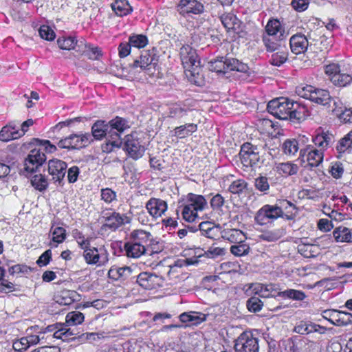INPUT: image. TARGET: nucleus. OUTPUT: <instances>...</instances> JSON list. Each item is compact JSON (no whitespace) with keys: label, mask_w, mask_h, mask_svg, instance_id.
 Instances as JSON below:
<instances>
[{"label":"nucleus","mask_w":352,"mask_h":352,"mask_svg":"<svg viewBox=\"0 0 352 352\" xmlns=\"http://www.w3.org/2000/svg\"><path fill=\"white\" fill-rule=\"evenodd\" d=\"M197 255L196 258H186L188 265H194L198 263V258L202 256H206L208 258H214L219 256L225 254V250L219 247L211 246L207 251H204L201 249H197L195 252Z\"/></svg>","instance_id":"aec40b11"},{"label":"nucleus","mask_w":352,"mask_h":352,"mask_svg":"<svg viewBox=\"0 0 352 352\" xmlns=\"http://www.w3.org/2000/svg\"><path fill=\"white\" fill-rule=\"evenodd\" d=\"M179 319L182 322L198 325L206 320V315L196 311L184 312L180 314Z\"/></svg>","instance_id":"c756f323"},{"label":"nucleus","mask_w":352,"mask_h":352,"mask_svg":"<svg viewBox=\"0 0 352 352\" xmlns=\"http://www.w3.org/2000/svg\"><path fill=\"white\" fill-rule=\"evenodd\" d=\"M107 124L109 127H111V129H116L121 133H122L124 130L129 127L127 122L120 117H116L114 119H112L107 122Z\"/></svg>","instance_id":"09e8293b"},{"label":"nucleus","mask_w":352,"mask_h":352,"mask_svg":"<svg viewBox=\"0 0 352 352\" xmlns=\"http://www.w3.org/2000/svg\"><path fill=\"white\" fill-rule=\"evenodd\" d=\"M131 273V270L129 267H119L113 266L109 270L108 275L109 277L112 279L118 280L120 278L129 276Z\"/></svg>","instance_id":"4c0bfd02"},{"label":"nucleus","mask_w":352,"mask_h":352,"mask_svg":"<svg viewBox=\"0 0 352 352\" xmlns=\"http://www.w3.org/2000/svg\"><path fill=\"white\" fill-rule=\"evenodd\" d=\"M111 8L116 15L120 16L126 15L132 10L131 6L126 0H116L111 4Z\"/></svg>","instance_id":"c9c22d12"},{"label":"nucleus","mask_w":352,"mask_h":352,"mask_svg":"<svg viewBox=\"0 0 352 352\" xmlns=\"http://www.w3.org/2000/svg\"><path fill=\"white\" fill-rule=\"evenodd\" d=\"M125 149L129 155L135 160L141 157L144 153V146L140 144L138 140L133 139V138L129 135L126 136Z\"/></svg>","instance_id":"412c9836"},{"label":"nucleus","mask_w":352,"mask_h":352,"mask_svg":"<svg viewBox=\"0 0 352 352\" xmlns=\"http://www.w3.org/2000/svg\"><path fill=\"white\" fill-rule=\"evenodd\" d=\"M330 173L334 178H340L344 173V167L342 164L340 162H335L332 164L330 169Z\"/></svg>","instance_id":"69168bd1"},{"label":"nucleus","mask_w":352,"mask_h":352,"mask_svg":"<svg viewBox=\"0 0 352 352\" xmlns=\"http://www.w3.org/2000/svg\"><path fill=\"white\" fill-rule=\"evenodd\" d=\"M226 72L229 71H237L240 72H246L248 70V66L235 58H226Z\"/></svg>","instance_id":"58836bf2"},{"label":"nucleus","mask_w":352,"mask_h":352,"mask_svg":"<svg viewBox=\"0 0 352 352\" xmlns=\"http://www.w3.org/2000/svg\"><path fill=\"white\" fill-rule=\"evenodd\" d=\"M292 52L296 54L304 53L309 45L307 38L303 34H294L289 39Z\"/></svg>","instance_id":"6ab92c4d"},{"label":"nucleus","mask_w":352,"mask_h":352,"mask_svg":"<svg viewBox=\"0 0 352 352\" xmlns=\"http://www.w3.org/2000/svg\"><path fill=\"white\" fill-rule=\"evenodd\" d=\"M107 122L103 120L96 121L91 127V137H94L96 140H101L102 138L106 137L107 130H108Z\"/></svg>","instance_id":"f704fd0d"},{"label":"nucleus","mask_w":352,"mask_h":352,"mask_svg":"<svg viewBox=\"0 0 352 352\" xmlns=\"http://www.w3.org/2000/svg\"><path fill=\"white\" fill-rule=\"evenodd\" d=\"M284 218L282 209L277 206L265 205L256 213L254 220H263L264 219Z\"/></svg>","instance_id":"dca6fc26"},{"label":"nucleus","mask_w":352,"mask_h":352,"mask_svg":"<svg viewBox=\"0 0 352 352\" xmlns=\"http://www.w3.org/2000/svg\"><path fill=\"white\" fill-rule=\"evenodd\" d=\"M19 123L16 121L10 122L0 131V140L8 142L23 136V131H19Z\"/></svg>","instance_id":"2eb2a0df"},{"label":"nucleus","mask_w":352,"mask_h":352,"mask_svg":"<svg viewBox=\"0 0 352 352\" xmlns=\"http://www.w3.org/2000/svg\"><path fill=\"white\" fill-rule=\"evenodd\" d=\"M247 187V183L243 179L234 181L229 187V190L233 194H239Z\"/></svg>","instance_id":"5fc2aeb1"},{"label":"nucleus","mask_w":352,"mask_h":352,"mask_svg":"<svg viewBox=\"0 0 352 352\" xmlns=\"http://www.w3.org/2000/svg\"><path fill=\"white\" fill-rule=\"evenodd\" d=\"M197 130V125L193 123H186L176 126L170 131V135L177 138L182 139L190 136Z\"/></svg>","instance_id":"b1692460"},{"label":"nucleus","mask_w":352,"mask_h":352,"mask_svg":"<svg viewBox=\"0 0 352 352\" xmlns=\"http://www.w3.org/2000/svg\"><path fill=\"white\" fill-rule=\"evenodd\" d=\"M66 236V231L61 227H56L52 231V241L57 243H62Z\"/></svg>","instance_id":"680f3d73"},{"label":"nucleus","mask_w":352,"mask_h":352,"mask_svg":"<svg viewBox=\"0 0 352 352\" xmlns=\"http://www.w3.org/2000/svg\"><path fill=\"white\" fill-rule=\"evenodd\" d=\"M333 236L338 242H349L352 235L347 228L340 227L333 231Z\"/></svg>","instance_id":"c03bdc74"},{"label":"nucleus","mask_w":352,"mask_h":352,"mask_svg":"<svg viewBox=\"0 0 352 352\" xmlns=\"http://www.w3.org/2000/svg\"><path fill=\"white\" fill-rule=\"evenodd\" d=\"M179 54L186 76L191 78V82L201 86L203 82V75L201 74L200 59L196 50L191 46L186 45L180 48Z\"/></svg>","instance_id":"f03ea898"},{"label":"nucleus","mask_w":352,"mask_h":352,"mask_svg":"<svg viewBox=\"0 0 352 352\" xmlns=\"http://www.w3.org/2000/svg\"><path fill=\"white\" fill-rule=\"evenodd\" d=\"M302 156H306L309 165L311 167L318 166L323 161L324 151L308 146L300 151Z\"/></svg>","instance_id":"ddd939ff"},{"label":"nucleus","mask_w":352,"mask_h":352,"mask_svg":"<svg viewBox=\"0 0 352 352\" xmlns=\"http://www.w3.org/2000/svg\"><path fill=\"white\" fill-rule=\"evenodd\" d=\"M91 141L92 138L89 133L74 134L60 140L58 142V146L61 148L78 149L87 146Z\"/></svg>","instance_id":"423d86ee"},{"label":"nucleus","mask_w":352,"mask_h":352,"mask_svg":"<svg viewBox=\"0 0 352 352\" xmlns=\"http://www.w3.org/2000/svg\"><path fill=\"white\" fill-rule=\"evenodd\" d=\"M269 113L280 120L301 122L306 118V108L287 98L280 97L270 100L267 106Z\"/></svg>","instance_id":"f257e3e1"},{"label":"nucleus","mask_w":352,"mask_h":352,"mask_svg":"<svg viewBox=\"0 0 352 352\" xmlns=\"http://www.w3.org/2000/svg\"><path fill=\"white\" fill-rule=\"evenodd\" d=\"M278 296L295 300H302L306 298V295L303 292L293 289H289L283 291L282 292H278Z\"/></svg>","instance_id":"79ce46f5"},{"label":"nucleus","mask_w":352,"mask_h":352,"mask_svg":"<svg viewBox=\"0 0 352 352\" xmlns=\"http://www.w3.org/2000/svg\"><path fill=\"white\" fill-rule=\"evenodd\" d=\"M129 42L132 47L142 48L148 44V38L142 34L133 35L129 37Z\"/></svg>","instance_id":"de8ad7c7"},{"label":"nucleus","mask_w":352,"mask_h":352,"mask_svg":"<svg viewBox=\"0 0 352 352\" xmlns=\"http://www.w3.org/2000/svg\"><path fill=\"white\" fill-rule=\"evenodd\" d=\"M137 283L145 289H153L162 285L163 279L157 275L142 272L138 276Z\"/></svg>","instance_id":"9b49d317"},{"label":"nucleus","mask_w":352,"mask_h":352,"mask_svg":"<svg viewBox=\"0 0 352 352\" xmlns=\"http://www.w3.org/2000/svg\"><path fill=\"white\" fill-rule=\"evenodd\" d=\"M283 153L287 155H294L299 149L298 141L296 139L286 140L282 146Z\"/></svg>","instance_id":"37998d69"},{"label":"nucleus","mask_w":352,"mask_h":352,"mask_svg":"<svg viewBox=\"0 0 352 352\" xmlns=\"http://www.w3.org/2000/svg\"><path fill=\"white\" fill-rule=\"evenodd\" d=\"M276 171L280 174L293 175L298 173V166L291 162L280 163L276 166Z\"/></svg>","instance_id":"a19ab883"},{"label":"nucleus","mask_w":352,"mask_h":352,"mask_svg":"<svg viewBox=\"0 0 352 352\" xmlns=\"http://www.w3.org/2000/svg\"><path fill=\"white\" fill-rule=\"evenodd\" d=\"M254 186L258 190L264 193H266L270 188L268 179L265 176H260L256 178L254 182Z\"/></svg>","instance_id":"864d4df0"},{"label":"nucleus","mask_w":352,"mask_h":352,"mask_svg":"<svg viewBox=\"0 0 352 352\" xmlns=\"http://www.w3.org/2000/svg\"><path fill=\"white\" fill-rule=\"evenodd\" d=\"M78 294L73 290H64L56 297V302L63 305H70L76 300Z\"/></svg>","instance_id":"72a5a7b5"},{"label":"nucleus","mask_w":352,"mask_h":352,"mask_svg":"<svg viewBox=\"0 0 352 352\" xmlns=\"http://www.w3.org/2000/svg\"><path fill=\"white\" fill-rule=\"evenodd\" d=\"M220 234L224 239L234 243H243L246 239L244 233L241 230L235 228L221 230Z\"/></svg>","instance_id":"a878e982"},{"label":"nucleus","mask_w":352,"mask_h":352,"mask_svg":"<svg viewBox=\"0 0 352 352\" xmlns=\"http://www.w3.org/2000/svg\"><path fill=\"white\" fill-rule=\"evenodd\" d=\"M333 140L334 136L332 133L329 131H322L317 133V135L313 138L312 141L318 148V149L324 151L329 147Z\"/></svg>","instance_id":"393cba45"},{"label":"nucleus","mask_w":352,"mask_h":352,"mask_svg":"<svg viewBox=\"0 0 352 352\" xmlns=\"http://www.w3.org/2000/svg\"><path fill=\"white\" fill-rule=\"evenodd\" d=\"M67 164L60 160L54 159L49 161L48 172L55 182H60L66 173Z\"/></svg>","instance_id":"f8f14e48"},{"label":"nucleus","mask_w":352,"mask_h":352,"mask_svg":"<svg viewBox=\"0 0 352 352\" xmlns=\"http://www.w3.org/2000/svg\"><path fill=\"white\" fill-rule=\"evenodd\" d=\"M256 147L250 143H245L241 146L239 153L240 159L243 166L252 167L257 164L260 160Z\"/></svg>","instance_id":"6e6552de"},{"label":"nucleus","mask_w":352,"mask_h":352,"mask_svg":"<svg viewBox=\"0 0 352 352\" xmlns=\"http://www.w3.org/2000/svg\"><path fill=\"white\" fill-rule=\"evenodd\" d=\"M221 20L223 26L228 31L232 30L235 32L239 30L241 28L240 20L232 13H227L222 15Z\"/></svg>","instance_id":"7c9ffc66"},{"label":"nucleus","mask_w":352,"mask_h":352,"mask_svg":"<svg viewBox=\"0 0 352 352\" xmlns=\"http://www.w3.org/2000/svg\"><path fill=\"white\" fill-rule=\"evenodd\" d=\"M266 289L265 285L260 283H250L244 286L245 293L248 296L257 294L261 298H272Z\"/></svg>","instance_id":"c85d7f7f"},{"label":"nucleus","mask_w":352,"mask_h":352,"mask_svg":"<svg viewBox=\"0 0 352 352\" xmlns=\"http://www.w3.org/2000/svg\"><path fill=\"white\" fill-rule=\"evenodd\" d=\"M85 319L83 314L80 311H75L69 312L65 318L66 323L68 326L77 325L81 324Z\"/></svg>","instance_id":"a18cd8bd"},{"label":"nucleus","mask_w":352,"mask_h":352,"mask_svg":"<svg viewBox=\"0 0 352 352\" xmlns=\"http://www.w3.org/2000/svg\"><path fill=\"white\" fill-rule=\"evenodd\" d=\"M266 34L264 36H270L277 38H285V30L283 28L280 21L277 19L270 20L265 26Z\"/></svg>","instance_id":"bb28decb"},{"label":"nucleus","mask_w":352,"mask_h":352,"mask_svg":"<svg viewBox=\"0 0 352 352\" xmlns=\"http://www.w3.org/2000/svg\"><path fill=\"white\" fill-rule=\"evenodd\" d=\"M31 184L35 189L41 192L48 187V180L45 175L42 174L34 175L31 179Z\"/></svg>","instance_id":"ea45409f"},{"label":"nucleus","mask_w":352,"mask_h":352,"mask_svg":"<svg viewBox=\"0 0 352 352\" xmlns=\"http://www.w3.org/2000/svg\"><path fill=\"white\" fill-rule=\"evenodd\" d=\"M288 58V52L285 47L275 52L271 57L270 63L274 66L280 67L285 63Z\"/></svg>","instance_id":"e433bc0d"},{"label":"nucleus","mask_w":352,"mask_h":352,"mask_svg":"<svg viewBox=\"0 0 352 352\" xmlns=\"http://www.w3.org/2000/svg\"><path fill=\"white\" fill-rule=\"evenodd\" d=\"M298 94L302 98L324 106L329 104L332 99L327 90L316 89L311 85L301 88L298 91Z\"/></svg>","instance_id":"20e7f679"},{"label":"nucleus","mask_w":352,"mask_h":352,"mask_svg":"<svg viewBox=\"0 0 352 352\" xmlns=\"http://www.w3.org/2000/svg\"><path fill=\"white\" fill-rule=\"evenodd\" d=\"M122 223H116L113 222L111 223H103L100 229L98 230V233L101 235L108 234L110 232L116 230Z\"/></svg>","instance_id":"774afa93"},{"label":"nucleus","mask_w":352,"mask_h":352,"mask_svg":"<svg viewBox=\"0 0 352 352\" xmlns=\"http://www.w3.org/2000/svg\"><path fill=\"white\" fill-rule=\"evenodd\" d=\"M234 349L236 352H258V340L252 333L244 332L236 340Z\"/></svg>","instance_id":"0eeeda50"},{"label":"nucleus","mask_w":352,"mask_h":352,"mask_svg":"<svg viewBox=\"0 0 352 352\" xmlns=\"http://www.w3.org/2000/svg\"><path fill=\"white\" fill-rule=\"evenodd\" d=\"M156 59L151 55L148 51H144L142 53L140 60H136L133 63L134 67H140L142 69L146 70L148 74H153L152 70L155 69Z\"/></svg>","instance_id":"f3484780"},{"label":"nucleus","mask_w":352,"mask_h":352,"mask_svg":"<svg viewBox=\"0 0 352 352\" xmlns=\"http://www.w3.org/2000/svg\"><path fill=\"white\" fill-rule=\"evenodd\" d=\"M108 130H107V139H110L112 140L113 146H116L117 148H120L122 145V140L120 138V135L122 134L116 130V129H112L111 127L108 126Z\"/></svg>","instance_id":"8fccbe9b"},{"label":"nucleus","mask_w":352,"mask_h":352,"mask_svg":"<svg viewBox=\"0 0 352 352\" xmlns=\"http://www.w3.org/2000/svg\"><path fill=\"white\" fill-rule=\"evenodd\" d=\"M324 72L329 80L333 85L338 87H344L352 82V76L348 74L341 73L340 67L336 63L325 66Z\"/></svg>","instance_id":"39448f33"},{"label":"nucleus","mask_w":352,"mask_h":352,"mask_svg":"<svg viewBox=\"0 0 352 352\" xmlns=\"http://www.w3.org/2000/svg\"><path fill=\"white\" fill-rule=\"evenodd\" d=\"M135 241L131 243H127L125 244V250L126 255L131 258H139L142 255L146 254V245L138 239L135 236V232L134 233Z\"/></svg>","instance_id":"a211bd4d"},{"label":"nucleus","mask_w":352,"mask_h":352,"mask_svg":"<svg viewBox=\"0 0 352 352\" xmlns=\"http://www.w3.org/2000/svg\"><path fill=\"white\" fill-rule=\"evenodd\" d=\"M249 249L250 248L248 245L240 243L232 245L230 248V252L234 256H241L248 254Z\"/></svg>","instance_id":"603ef678"},{"label":"nucleus","mask_w":352,"mask_h":352,"mask_svg":"<svg viewBox=\"0 0 352 352\" xmlns=\"http://www.w3.org/2000/svg\"><path fill=\"white\" fill-rule=\"evenodd\" d=\"M199 227L202 234L210 239L218 236L221 229L219 225H215L214 221H201Z\"/></svg>","instance_id":"cd10ccee"},{"label":"nucleus","mask_w":352,"mask_h":352,"mask_svg":"<svg viewBox=\"0 0 352 352\" xmlns=\"http://www.w3.org/2000/svg\"><path fill=\"white\" fill-rule=\"evenodd\" d=\"M101 198L107 203H111L116 199V193L111 188H104L101 190Z\"/></svg>","instance_id":"338daca9"},{"label":"nucleus","mask_w":352,"mask_h":352,"mask_svg":"<svg viewBox=\"0 0 352 352\" xmlns=\"http://www.w3.org/2000/svg\"><path fill=\"white\" fill-rule=\"evenodd\" d=\"M190 112L191 111L190 110L177 106L170 109V117L173 118H183Z\"/></svg>","instance_id":"bf43d9fd"},{"label":"nucleus","mask_w":352,"mask_h":352,"mask_svg":"<svg viewBox=\"0 0 352 352\" xmlns=\"http://www.w3.org/2000/svg\"><path fill=\"white\" fill-rule=\"evenodd\" d=\"M263 305V302L257 297H252L247 302L248 309L253 312L261 311Z\"/></svg>","instance_id":"4d7b16f0"},{"label":"nucleus","mask_w":352,"mask_h":352,"mask_svg":"<svg viewBox=\"0 0 352 352\" xmlns=\"http://www.w3.org/2000/svg\"><path fill=\"white\" fill-rule=\"evenodd\" d=\"M38 33L40 36L47 41H52L55 38V33L49 26L42 25L40 27Z\"/></svg>","instance_id":"13d9d810"},{"label":"nucleus","mask_w":352,"mask_h":352,"mask_svg":"<svg viewBox=\"0 0 352 352\" xmlns=\"http://www.w3.org/2000/svg\"><path fill=\"white\" fill-rule=\"evenodd\" d=\"M76 39L74 37L60 38L57 40L58 45L60 49L70 50L74 48Z\"/></svg>","instance_id":"6e6d98bb"},{"label":"nucleus","mask_w":352,"mask_h":352,"mask_svg":"<svg viewBox=\"0 0 352 352\" xmlns=\"http://www.w3.org/2000/svg\"><path fill=\"white\" fill-rule=\"evenodd\" d=\"M45 160L46 156L43 151L40 149H32L24 161V172L34 173Z\"/></svg>","instance_id":"1a4fd4ad"},{"label":"nucleus","mask_w":352,"mask_h":352,"mask_svg":"<svg viewBox=\"0 0 352 352\" xmlns=\"http://www.w3.org/2000/svg\"><path fill=\"white\" fill-rule=\"evenodd\" d=\"M177 10L182 14H199L204 12V6L197 0H180Z\"/></svg>","instance_id":"4468645a"},{"label":"nucleus","mask_w":352,"mask_h":352,"mask_svg":"<svg viewBox=\"0 0 352 352\" xmlns=\"http://www.w3.org/2000/svg\"><path fill=\"white\" fill-rule=\"evenodd\" d=\"M73 236L81 249L86 248L87 246L90 244V239L85 238V236L77 230L73 231Z\"/></svg>","instance_id":"052dcab7"},{"label":"nucleus","mask_w":352,"mask_h":352,"mask_svg":"<svg viewBox=\"0 0 352 352\" xmlns=\"http://www.w3.org/2000/svg\"><path fill=\"white\" fill-rule=\"evenodd\" d=\"M208 69L217 73H226V58L221 57L208 63Z\"/></svg>","instance_id":"49530a36"},{"label":"nucleus","mask_w":352,"mask_h":352,"mask_svg":"<svg viewBox=\"0 0 352 352\" xmlns=\"http://www.w3.org/2000/svg\"><path fill=\"white\" fill-rule=\"evenodd\" d=\"M225 199L220 194H216L211 199L210 204L213 210H219L224 204Z\"/></svg>","instance_id":"0e129e2a"},{"label":"nucleus","mask_w":352,"mask_h":352,"mask_svg":"<svg viewBox=\"0 0 352 352\" xmlns=\"http://www.w3.org/2000/svg\"><path fill=\"white\" fill-rule=\"evenodd\" d=\"M276 38L270 36H263V41L267 52H275L285 47L282 45V41L285 38L280 37L278 40Z\"/></svg>","instance_id":"2f4dec72"},{"label":"nucleus","mask_w":352,"mask_h":352,"mask_svg":"<svg viewBox=\"0 0 352 352\" xmlns=\"http://www.w3.org/2000/svg\"><path fill=\"white\" fill-rule=\"evenodd\" d=\"M135 236L138 239L142 241L146 245V253L148 252L150 255L157 254L164 249L163 244L158 241L150 238L151 234L147 232L137 230L135 232Z\"/></svg>","instance_id":"9d476101"},{"label":"nucleus","mask_w":352,"mask_h":352,"mask_svg":"<svg viewBox=\"0 0 352 352\" xmlns=\"http://www.w3.org/2000/svg\"><path fill=\"white\" fill-rule=\"evenodd\" d=\"M207 206V201L202 195L189 193L186 203L180 207L184 220H195L199 218V212Z\"/></svg>","instance_id":"7ed1b4c3"},{"label":"nucleus","mask_w":352,"mask_h":352,"mask_svg":"<svg viewBox=\"0 0 352 352\" xmlns=\"http://www.w3.org/2000/svg\"><path fill=\"white\" fill-rule=\"evenodd\" d=\"M329 314V312H327ZM329 321L336 326H346L352 323V314L344 311L330 312Z\"/></svg>","instance_id":"5701e85b"},{"label":"nucleus","mask_w":352,"mask_h":352,"mask_svg":"<svg viewBox=\"0 0 352 352\" xmlns=\"http://www.w3.org/2000/svg\"><path fill=\"white\" fill-rule=\"evenodd\" d=\"M146 209L153 218H158L167 210L166 202L159 199H151L146 204Z\"/></svg>","instance_id":"4be33fe9"},{"label":"nucleus","mask_w":352,"mask_h":352,"mask_svg":"<svg viewBox=\"0 0 352 352\" xmlns=\"http://www.w3.org/2000/svg\"><path fill=\"white\" fill-rule=\"evenodd\" d=\"M83 250V257L85 262L89 265H96L99 262L100 254L96 248L91 247L90 244Z\"/></svg>","instance_id":"473e14b6"},{"label":"nucleus","mask_w":352,"mask_h":352,"mask_svg":"<svg viewBox=\"0 0 352 352\" xmlns=\"http://www.w3.org/2000/svg\"><path fill=\"white\" fill-rule=\"evenodd\" d=\"M83 56L90 60H96L101 56V51L98 47H93L89 45Z\"/></svg>","instance_id":"e2e57ef3"},{"label":"nucleus","mask_w":352,"mask_h":352,"mask_svg":"<svg viewBox=\"0 0 352 352\" xmlns=\"http://www.w3.org/2000/svg\"><path fill=\"white\" fill-rule=\"evenodd\" d=\"M351 134H346L344 138L340 140L336 148L339 153H342L351 148Z\"/></svg>","instance_id":"3c124183"}]
</instances>
